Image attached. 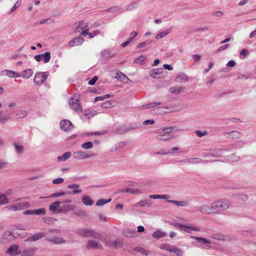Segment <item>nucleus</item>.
<instances>
[{
    "mask_svg": "<svg viewBox=\"0 0 256 256\" xmlns=\"http://www.w3.org/2000/svg\"><path fill=\"white\" fill-rule=\"evenodd\" d=\"M212 209L214 214H218L227 210L230 206V202L224 200H220L212 204Z\"/></svg>",
    "mask_w": 256,
    "mask_h": 256,
    "instance_id": "obj_1",
    "label": "nucleus"
},
{
    "mask_svg": "<svg viewBox=\"0 0 256 256\" xmlns=\"http://www.w3.org/2000/svg\"><path fill=\"white\" fill-rule=\"evenodd\" d=\"M172 127H166L160 130L157 133L156 138L160 142L168 141L172 138L170 134L172 131L174 130Z\"/></svg>",
    "mask_w": 256,
    "mask_h": 256,
    "instance_id": "obj_2",
    "label": "nucleus"
},
{
    "mask_svg": "<svg viewBox=\"0 0 256 256\" xmlns=\"http://www.w3.org/2000/svg\"><path fill=\"white\" fill-rule=\"evenodd\" d=\"M77 234L81 237L85 238V237H92L97 239L102 240V238L100 236L94 232V230L86 229V228H80L77 230Z\"/></svg>",
    "mask_w": 256,
    "mask_h": 256,
    "instance_id": "obj_3",
    "label": "nucleus"
},
{
    "mask_svg": "<svg viewBox=\"0 0 256 256\" xmlns=\"http://www.w3.org/2000/svg\"><path fill=\"white\" fill-rule=\"evenodd\" d=\"M49 76L48 72H39L35 74L33 82L36 86H40L48 78Z\"/></svg>",
    "mask_w": 256,
    "mask_h": 256,
    "instance_id": "obj_4",
    "label": "nucleus"
},
{
    "mask_svg": "<svg viewBox=\"0 0 256 256\" xmlns=\"http://www.w3.org/2000/svg\"><path fill=\"white\" fill-rule=\"evenodd\" d=\"M150 74L154 78H163L167 76L168 73L162 68H158L150 71Z\"/></svg>",
    "mask_w": 256,
    "mask_h": 256,
    "instance_id": "obj_5",
    "label": "nucleus"
},
{
    "mask_svg": "<svg viewBox=\"0 0 256 256\" xmlns=\"http://www.w3.org/2000/svg\"><path fill=\"white\" fill-rule=\"evenodd\" d=\"M72 201L70 199L65 200L62 201V204H66L60 210V212L62 213H66L68 212L74 210L75 209V206L71 204Z\"/></svg>",
    "mask_w": 256,
    "mask_h": 256,
    "instance_id": "obj_6",
    "label": "nucleus"
},
{
    "mask_svg": "<svg viewBox=\"0 0 256 256\" xmlns=\"http://www.w3.org/2000/svg\"><path fill=\"white\" fill-rule=\"evenodd\" d=\"M68 104L70 108L76 112L81 110L82 108L80 102L77 99H74V98H70L68 101Z\"/></svg>",
    "mask_w": 256,
    "mask_h": 256,
    "instance_id": "obj_7",
    "label": "nucleus"
},
{
    "mask_svg": "<svg viewBox=\"0 0 256 256\" xmlns=\"http://www.w3.org/2000/svg\"><path fill=\"white\" fill-rule=\"evenodd\" d=\"M60 125V129L64 132L70 130L73 128L72 123L67 120H61Z\"/></svg>",
    "mask_w": 256,
    "mask_h": 256,
    "instance_id": "obj_8",
    "label": "nucleus"
},
{
    "mask_svg": "<svg viewBox=\"0 0 256 256\" xmlns=\"http://www.w3.org/2000/svg\"><path fill=\"white\" fill-rule=\"evenodd\" d=\"M34 58L37 62H40L42 60L44 63H47L50 59V54L47 52L44 54L36 55Z\"/></svg>",
    "mask_w": 256,
    "mask_h": 256,
    "instance_id": "obj_9",
    "label": "nucleus"
},
{
    "mask_svg": "<svg viewBox=\"0 0 256 256\" xmlns=\"http://www.w3.org/2000/svg\"><path fill=\"white\" fill-rule=\"evenodd\" d=\"M2 74L10 78H18L20 77V74L10 70H4L2 72Z\"/></svg>",
    "mask_w": 256,
    "mask_h": 256,
    "instance_id": "obj_10",
    "label": "nucleus"
},
{
    "mask_svg": "<svg viewBox=\"0 0 256 256\" xmlns=\"http://www.w3.org/2000/svg\"><path fill=\"white\" fill-rule=\"evenodd\" d=\"M90 155L88 152L78 151L73 154V157L76 160H82L90 157Z\"/></svg>",
    "mask_w": 256,
    "mask_h": 256,
    "instance_id": "obj_11",
    "label": "nucleus"
},
{
    "mask_svg": "<svg viewBox=\"0 0 256 256\" xmlns=\"http://www.w3.org/2000/svg\"><path fill=\"white\" fill-rule=\"evenodd\" d=\"M191 238L202 244V246L204 248L206 249H209L210 248V246L209 245H204V244H210L211 243V242L210 240L206 238H202L200 237L192 236Z\"/></svg>",
    "mask_w": 256,
    "mask_h": 256,
    "instance_id": "obj_12",
    "label": "nucleus"
},
{
    "mask_svg": "<svg viewBox=\"0 0 256 256\" xmlns=\"http://www.w3.org/2000/svg\"><path fill=\"white\" fill-rule=\"evenodd\" d=\"M174 226L177 228H178L180 230H182L184 231H186L187 232H188L186 230V228H189L190 230H193V231H199L200 230L196 227H192V226H186V225H184V224H178V223H174Z\"/></svg>",
    "mask_w": 256,
    "mask_h": 256,
    "instance_id": "obj_13",
    "label": "nucleus"
},
{
    "mask_svg": "<svg viewBox=\"0 0 256 256\" xmlns=\"http://www.w3.org/2000/svg\"><path fill=\"white\" fill-rule=\"evenodd\" d=\"M84 42V38L81 36L73 38L68 42L69 46L72 47L82 45Z\"/></svg>",
    "mask_w": 256,
    "mask_h": 256,
    "instance_id": "obj_14",
    "label": "nucleus"
},
{
    "mask_svg": "<svg viewBox=\"0 0 256 256\" xmlns=\"http://www.w3.org/2000/svg\"><path fill=\"white\" fill-rule=\"evenodd\" d=\"M212 207V204L210 205H204L200 208L199 209V211L202 214H214V212Z\"/></svg>",
    "mask_w": 256,
    "mask_h": 256,
    "instance_id": "obj_15",
    "label": "nucleus"
},
{
    "mask_svg": "<svg viewBox=\"0 0 256 256\" xmlns=\"http://www.w3.org/2000/svg\"><path fill=\"white\" fill-rule=\"evenodd\" d=\"M60 204L61 202L59 201H56L52 202L49 206V210L52 212L60 213L61 212H60V209H58L60 208Z\"/></svg>",
    "mask_w": 256,
    "mask_h": 256,
    "instance_id": "obj_16",
    "label": "nucleus"
},
{
    "mask_svg": "<svg viewBox=\"0 0 256 256\" xmlns=\"http://www.w3.org/2000/svg\"><path fill=\"white\" fill-rule=\"evenodd\" d=\"M10 232L12 234V236L14 238H17L20 236H22L24 234V230L20 229L18 227L14 228L11 230Z\"/></svg>",
    "mask_w": 256,
    "mask_h": 256,
    "instance_id": "obj_17",
    "label": "nucleus"
},
{
    "mask_svg": "<svg viewBox=\"0 0 256 256\" xmlns=\"http://www.w3.org/2000/svg\"><path fill=\"white\" fill-rule=\"evenodd\" d=\"M122 234L127 238H134L136 236L137 233L134 230L125 228L122 230Z\"/></svg>",
    "mask_w": 256,
    "mask_h": 256,
    "instance_id": "obj_18",
    "label": "nucleus"
},
{
    "mask_svg": "<svg viewBox=\"0 0 256 256\" xmlns=\"http://www.w3.org/2000/svg\"><path fill=\"white\" fill-rule=\"evenodd\" d=\"M6 253L11 256L18 254H20V250L16 245L11 246L7 250Z\"/></svg>",
    "mask_w": 256,
    "mask_h": 256,
    "instance_id": "obj_19",
    "label": "nucleus"
},
{
    "mask_svg": "<svg viewBox=\"0 0 256 256\" xmlns=\"http://www.w3.org/2000/svg\"><path fill=\"white\" fill-rule=\"evenodd\" d=\"M87 248L89 249H100L102 248V244L94 240H90L88 242Z\"/></svg>",
    "mask_w": 256,
    "mask_h": 256,
    "instance_id": "obj_20",
    "label": "nucleus"
},
{
    "mask_svg": "<svg viewBox=\"0 0 256 256\" xmlns=\"http://www.w3.org/2000/svg\"><path fill=\"white\" fill-rule=\"evenodd\" d=\"M116 78L120 80L124 84H129L130 82V80L128 78L126 75L121 72H118L116 74Z\"/></svg>",
    "mask_w": 256,
    "mask_h": 256,
    "instance_id": "obj_21",
    "label": "nucleus"
},
{
    "mask_svg": "<svg viewBox=\"0 0 256 256\" xmlns=\"http://www.w3.org/2000/svg\"><path fill=\"white\" fill-rule=\"evenodd\" d=\"M48 240L56 244H62L65 242V240L62 238L58 236L49 238Z\"/></svg>",
    "mask_w": 256,
    "mask_h": 256,
    "instance_id": "obj_22",
    "label": "nucleus"
},
{
    "mask_svg": "<svg viewBox=\"0 0 256 256\" xmlns=\"http://www.w3.org/2000/svg\"><path fill=\"white\" fill-rule=\"evenodd\" d=\"M33 74V72L32 69L28 68L20 72V76L24 79H28L30 78Z\"/></svg>",
    "mask_w": 256,
    "mask_h": 256,
    "instance_id": "obj_23",
    "label": "nucleus"
},
{
    "mask_svg": "<svg viewBox=\"0 0 256 256\" xmlns=\"http://www.w3.org/2000/svg\"><path fill=\"white\" fill-rule=\"evenodd\" d=\"M12 238H14V237L12 236L10 230L6 231L3 234L1 238V241L2 242H6L10 240H12Z\"/></svg>",
    "mask_w": 256,
    "mask_h": 256,
    "instance_id": "obj_24",
    "label": "nucleus"
},
{
    "mask_svg": "<svg viewBox=\"0 0 256 256\" xmlns=\"http://www.w3.org/2000/svg\"><path fill=\"white\" fill-rule=\"evenodd\" d=\"M224 136L228 138H239L240 134L238 132L234 131L224 132Z\"/></svg>",
    "mask_w": 256,
    "mask_h": 256,
    "instance_id": "obj_25",
    "label": "nucleus"
},
{
    "mask_svg": "<svg viewBox=\"0 0 256 256\" xmlns=\"http://www.w3.org/2000/svg\"><path fill=\"white\" fill-rule=\"evenodd\" d=\"M82 201L86 206H91L94 204V201L88 196H84L82 198Z\"/></svg>",
    "mask_w": 256,
    "mask_h": 256,
    "instance_id": "obj_26",
    "label": "nucleus"
},
{
    "mask_svg": "<svg viewBox=\"0 0 256 256\" xmlns=\"http://www.w3.org/2000/svg\"><path fill=\"white\" fill-rule=\"evenodd\" d=\"M44 236V234L42 232H39L33 234L32 236L29 238L27 240L30 242H34L38 240Z\"/></svg>",
    "mask_w": 256,
    "mask_h": 256,
    "instance_id": "obj_27",
    "label": "nucleus"
},
{
    "mask_svg": "<svg viewBox=\"0 0 256 256\" xmlns=\"http://www.w3.org/2000/svg\"><path fill=\"white\" fill-rule=\"evenodd\" d=\"M152 235L154 238H160L164 237L166 235V234L160 230H157L153 232Z\"/></svg>",
    "mask_w": 256,
    "mask_h": 256,
    "instance_id": "obj_28",
    "label": "nucleus"
},
{
    "mask_svg": "<svg viewBox=\"0 0 256 256\" xmlns=\"http://www.w3.org/2000/svg\"><path fill=\"white\" fill-rule=\"evenodd\" d=\"M70 189L72 190V193L74 194H80L82 192V190L80 188L79 185L77 184H70L68 186Z\"/></svg>",
    "mask_w": 256,
    "mask_h": 256,
    "instance_id": "obj_29",
    "label": "nucleus"
},
{
    "mask_svg": "<svg viewBox=\"0 0 256 256\" xmlns=\"http://www.w3.org/2000/svg\"><path fill=\"white\" fill-rule=\"evenodd\" d=\"M72 156V153L70 152H67L64 153L62 156L58 158V160L59 162L65 161L69 158Z\"/></svg>",
    "mask_w": 256,
    "mask_h": 256,
    "instance_id": "obj_30",
    "label": "nucleus"
},
{
    "mask_svg": "<svg viewBox=\"0 0 256 256\" xmlns=\"http://www.w3.org/2000/svg\"><path fill=\"white\" fill-rule=\"evenodd\" d=\"M226 160L230 162H238L240 160V157L236 154H232L227 156Z\"/></svg>",
    "mask_w": 256,
    "mask_h": 256,
    "instance_id": "obj_31",
    "label": "nucleus"
},
{
    "mask_svg": "<svg viewBox=\"0 0 256 256\" xmlns=\"http://www.w3.org/2000/svg\"><path fill=\"white\" fill-rule=\"evenodd\" d=\"M88 28V24L83 21H80L78 23V27L77 29L76 30V32H79V30H85Z\"/></svg>",
    "mask_w": 256,
    "mask_h": 256,
    "instance_id": "obj_32",
    "label": "nucleus"
},
{
    "mask_svg": "<svg viewBox=\"0 0 256 256\" xmlns=\"http://www.w3.org/2000/svg\"><path fill=\"white\" fill-rule=\"evenodd\" d=\"M28 112L24 110H20L16 114V116L18 118H24L26 116Z\"/></svg>",
    "mask_w": 256,
    "mask_h": 256,
    "instance_id": "obj_33",
    "label": "nucleus"
},
{
    "mask_svg": "<svg viewBox=\"0 0 256 256\" xmlns=\"http://www.w3.org/2000/svg\"><path fill=\"white\" fill-rule=\"evenodd\" d=\"M146 59V56L144 55L140 56L138 58H136L134 60V62L136 64L142 65L144 64V60Z\"/></svg>",
    "mask_w": 256,
    "mask_h": 256,
    "instance_id": "obj_34",
    "label": "nucleus"
},
{
    "mask_svg": "<svg viewBox=\"0 0 256 256\" xmlns=\"http://www.w3.org/2000/svg\"><path fill=\"white\" fill-rule=\"evenodd\" d=\"M111 198H108V200L100 199L97 201L96 204V206H102L110 202H111Z\"/></svg>",
    "mask_w": 256,
    "mask_h": 256,
    "instance_id": "obj_35",
    "label": "nucleus"
},
{
    "mask_svg": "<svg viewBox=\"0 0 256 256\" xmlns=\"http://www.w3.org/2000/svg\"><path fill=\"white\" fill-rule=\"evenodd\" d=\"M170 252L174 253L178 256H181L183 252L179 248L172 246Z\"/></svg>",
    "mask_w": 256,
    "mask_h": 256,
    "instance_id": "obj_36",
    "label": "nucleus"
},
{
    "mask_svg": "<svg viewBox=\"0 0 256 256\" xmlns=\"http://www.w3.org/2000/svg\"><path fill=\"white\" fill-rule=\"evenodd\" d=\"M21 4L22 2L20 0L17 1L14 6L8 12L9 14H12L21 5Z\"/></svg>",
    "mask_w": 256,
    "mask_h": 256,
    "instance_id": "obj_37",
    "label": "nucleus"
},
{
    "mask_svg": "<svg viewBox=\"0 0 256 256\" xmlns=\"http://www.w3.org/2000/svg\"><path fill=\"white\" fill-rule=\"evenodd\" d=\"M46 214V209L44 208L34 210V215L44 216Z\"/></svg>",
    "mask_w": 256,
    "mask_h": 256,
    "instance_id": "obj_38",
    "label": "nucleus"
},
{
    "mask_svg": "<svg viewBox=\"0 0 256 256\" xmlns=\"http://www.w3.org/2000/svg\"><path fill=\"white\" fill-rule=\"evenodd\" d=\"M101 106L104 108H108L112 107V102L110 100H106L101 104Z\"/></svg>",
    "mask_w": 256,
    "mask_h": 256,
    "instance_id": "obj_39",
    "label": "nucleus"
},
{
    "mask_svg": "<svg viewBox=\"0 0 256 256\" xmlns=\"http://www.w3.org/2000/svg\"><path fill=\"white\" fill-rule=\"evenodd\" d=\"M94 144L92 142H86L82 144V148L84 150L90 149L92 148Z\"/></svg>",
    "mask_w": 256,
    "mask_h": 256,
    "instance_id": "obj_40",
    "label": "nucleus"
},
{
    "mask_svg": "<svg viewBox=\"0 0 256 256\" xmlns=\"http://www.w3.org/2000/svg\"><path fill=\"white\" fill-rule=\"evenodd\" d=\"M183 90V88L182 87H172L170 88V91L172 94H179Z\"/></svg>",
    "mask_w": 256,
    "mask_h": 256,
    "instance_id": "obj_41",
    "label": "nucleus"
},
{
    "mask_svg": "<svg viewBox=\"0 0 256 256\" xmlns=\"http://www.w3.org/2000/svg\"><path fill=\"white\" fill-rule=\"evenodd\" d=\"M8 202V200L6 194H0V205L6 204Z\"/></svg>",
    "mask_w": 256,
    "mask_h": 256,
    "instance_id": "obj_42",
    "label": "nucleus"
},
{
    "mask_svg": "<svg viewBox=\"0 0 256 256\" xmlns=\"http://www.w3.org/2000/svg\"><path fill=\"white\" fill-rule=\"evenodd\" d=\"M34 252L32 250H27L20 253V256H33Z\"/></svg>",
    "mask_w": 256,
    "mask_h": 256,
    "instance_id": "obj_43",
    "label": "nucleus"
},
{
    "mask_svg": "<svg viewBox=\"0 0 256 256\" xmlns=\"http://www.w3.org/2000/svg\"><path fill=\"white\" fill-rule=\"evenodd\" d=\"M172 246L168 244H162L160 246V248L162 250H165L169 252H171Z\"/></svg>",
    "mask_w": 256,
    "mask_h": 256,
    "instance_id": "obj_44",
    "label": "nucleus"
},
{
    "mask_svg": "<svg viewBox=\"0 0 256 256\" xmlns=\"http://www.w3.org/2000/svg\"><path fill=\"white\" fill-rule=\"evenodd\" d=\"M110 94H106V95L102 96H98L96 97L94 101V102L102 101V100H104L106 98H110Z\"/></svg>",
    "mask_w": 256,
    "mask_h": 256,
    "instance_id": "obj_45",
    "label": "nucleus"
},
{
    "mask_svg": "<svg viewBox=\"0 0 256 256\" xmlns=\"http://www.w3.org/2000/svg\"><path fill=\"white\" fill-rule=\"evenodd\" d=\"M150 206V204L147 200H141L138 202L136 204V206Z\"/></svg>",
    "mask_w": 256,
    "mask_h": 256,
    "instance_id": "obj_46",
    "label": "nucleus"
},
{
    "mask_svg": "<svg viewBox=\"0 0 256 256\" xmlns=\"http://www.w3.org/2000/svg\"><path fill=\"white\" fill-rule=\"evenodd\" d=\"M14 146L16 148V150L17 152L20 154L22 153L24 151V148L22 145H18V144H14Z\"/></svg>",
    "mask_w": 256,
    "mask_h": 256,
    "instance_id": "obj_47",
    "label": "nucleus"
},
{
    "mask_svg": "<svg viewBox=\"0 0 256 256\" xmlns=\"http://www.w3.org/2000/svg\"><path fill=\"white\" fill-rule=\"evenodd\" d=\"M30 206V204L27 202L19 204L20 210L28 208Z\"/></svg>",
    "mask_w": 256,
    "mask_h": 256,
    "instance_id": "obj_48",
    "label": "nucleus"
},
{
    "mask_svg": "<svg viewBox=\"0 0 256 256\" xmlns=\"http://www.w3.org/2000/svg\"><path fill=\"white\" fill-rule=\"evenodd\" d=\"M66 195V193L64 192H60L52 194L50 198H58L60 196H64ZM49 198V196L48 197Z\"/></svg>",
    "mask_w": 256,
    "mask_h": 256,
    "instance_id": "obj_49",
    "label": "nucleus"
},
{
    "mask_svg": "<svg viewBox=\"0 0 256 256\" xmlns=\"http://www.w3.org/2000/svg\"><path fill=\"white\" fill-rule=\"evenodd\" d=\"M160 105V102H152L146 105V108H153Z\"/></svg>",
    "mask_w": 256,
    "mask_h": 256,
    "instance_id": "obj_50",
    "label": "nucleus"
},
{
    "mask_svg": "<svg viewBox=\"0 0 256 256\" xmlns=\"http://www.w3.org/2000/svg\"><path fill=\"white\" fill-rule=\"evenodd\" d=\"M212 238L218 240L223 241L226 240L225 236L222 235L214 234L212 236Z\"/></svg>",
    "mask_w": 256,
    "mask_h": 256,
    "instance_id": "obj_51",
    "label": "nucleus"
},
{
    "mask_svg": "<svg viewBox=\"0 0 256 256\" xmlns=\"http://www.w3.org/2000/svg\"><path fill=\"white\" fill-rule=\"evenodd\" d=\"M64 182V179L62 178H58L53 180L52 184H62Z\"/></svg>",
    "mask_w": 256,
    "mask_h": 256,
    "instance_id": "obj_52",
    "label": "nucleus"
},
{
    "mask_svg": "<svg viewBox=\"0 0 256 256\" xmlns=\"http://www.w3.org/2000/svg\"><path fill=\"white\" fill-rule=\"evenodd\" d=\"M8 120V118L4 116L2 112H0V124H4Z\"/></svg>",
    "mask_w": 256,
    "mask_h": 256,
    "instance_id": "obj_53",
    "label": "nucleus"
},
{
    "mask_svg": "<svg viewBox=\"0 0 256 256\" xmlns=\"http://www.w3.org/2000/svg\"><path fill=\"white\" fill-rule=\"evenodd\" d=\"M196 133L198 136L200 138L204 136H206L208 132L206 131L201 132L200 130H197L196 131Z\"/></svg>",
    "mask_w": 256,
    "mask_h": 256,
    "instance_id": "obj_54",
    "label": "nucleus"
},
{
    "mask_svg": "<svg viewBox=\"0 0 256 256\" xmlns=\"http://www.w3.org/2000/svg\"><path fill=\"white\" fill-rule=\"evenodd\" d=\"M248 54V50L246 49H243L240 51V58L244 59L246 58V54Z\"/></svg>",
    "mask_w": 256,
    "mask_h": 256,
    "instance_id": "obj_55",
    "label": "nucleus"
},
{
    "mask_svg": "<svg viewBox=\"0 0 256 256\" xmlns=\"http://www.w3.org/2000/svg\"><path fill=\"white\" fill-rule=\"evenodd\" d=\"M176 80L177 82H182L183 80H188V76L186 75H182L178 76L176 78Z\"/></svg>",
    "mask_w": 256,
    "mask_h": 256,
    "instance_id": "obj_56",
    "label": "nucleus"
},
{
    "mask_svg": "<svg viewBox=\"0 0 256 256\" xmlns=\"http://www.w3.org/2000/svg\"><path fill=\"white\" fill-rule=\"evenodd\" d=\"M22 49V48H19L16 52H14V54H12L11 56V58H12V59H15L18 57H19L20 55V50Z\"/></svg>",
    "mask_w": 256,
    "mask_h": 256,
    "instance_id": "obj_57",
    "label": "nucleus"
},
{
    "mask_svg": "<svg viewBox=\"0 0 256 256\" xmlns=\"http://www.w3.org/2000/svg\"><path fill=\"white\" fill-rule=\"evenodd\" d=\"M250 76V74H240L238 76V79L239 80H247L248 79Z\"/></svg>",
    "mask_w": 256,
    "mask_h": 256,
    "instance_id": "obj_58",
    "label": "nucleus"
},
{
    "mask_svg": "<svg viewBox=\"0 0 256 256\" xmlns=\"http://www.w3.org/2000/svg\"><path fill=\"white\" fill-rule=\"evenodd\" d=\"M100 32L98 30H94L92 33H89L88 36L90 38H92L100 34Z\"/></svg>",
    "mask_w": 256,
    "mask_h": 256,
    "instance_id": "obj_59",
    "label": "nucleus"
},
{
    "mask_svg": "<svg viewBox=\"0 0 256 256\" xmlns=\"http://www.w3.org/2000/svg\"><path fill=\"white\" fill-rule=\"evenodd\" d=\"M168 34V32H160L156 36V39L162 38L163 37H164V36H166Z\"/></svg>",
    "mask_w": 256,
    "mask_h": 256,
    "instance_id": "obj_60",
    "label": "nucleus"
},
{
    "mask_svg": "<svg viewBox=\"0 0 256 256\" xmlns=\"http://www.w3.org/2000/svg\"><path fill=\"white\" fill-rule=\"evenodd\" d=\"M126 192H130L132 194H138L141 193L140 190L138 189H136V190L127 189L126 190Z\"/></svg>",
    "mask_w": 256,
    "mask_h": 256,
    "instance_id": "obj_61",
    "label": "nucleus"
},
{
    "mask_svg": "<svg viewBox=\"0 0 256 256\" xmlns=\"http://www.w3.org/2000/svg\"><path fill=\"white\" fill-rule=\"evenodd\" d=\"M214 16L220 18L224 16V13L222 11H216L213 13Z\"/></svg>",
    "mask_w": 256,
    "mask_h": 256,
    "instance_id": "obj_62",
    "label": "nucleus"
},
{
    "mask_svg": "<svg viewBox=\"0 0 256 256\" xmlns=\"http://www.w3.org/2000/svg\"><path fill=\"white\" fill-rule=\"evenodd\" d=\"M228 46V45L226 44H224L223 46H220L218 49V52H222V51H224V50H225Z\"/></svg>",
    "mask_w": 256,
    "mask_h": 256,
    "instance_id": "obj_63",
    "label": "nucleus"
},
{
    "mask_svg": "<svg viewBox=\"0 0 256 256\" xmlns=\"http://www.w3.org/2000/svg\"><path fill=\"white\" fill-rule=\"evenodd\" d=\"M98 77L96 76H95L90 80L88 82V84L90 86H92L96 83Z\"/></svg>",
    "mask_w": 256,
    "mask_h": 256,
    "instance_id": "obj_64",
    "label": "nucleus"
}]
</instances>
